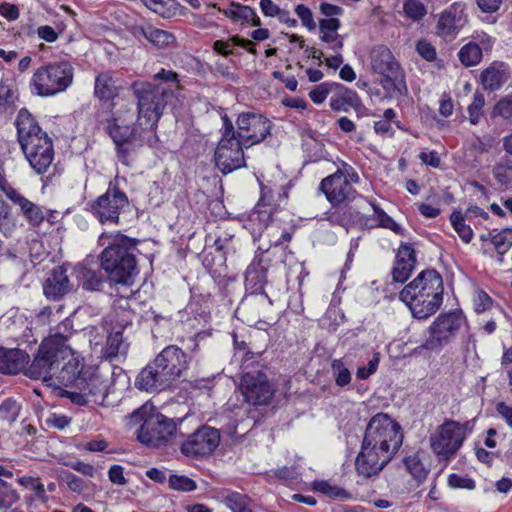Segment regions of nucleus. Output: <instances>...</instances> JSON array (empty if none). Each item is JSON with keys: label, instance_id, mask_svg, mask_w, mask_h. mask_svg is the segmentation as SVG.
I'll use <instances>...</instances> for the list:
<instances>
[{"label": "nucleus", "instance_id": "f257e3e1", "mask_svg": "<svg viewBox=\"0 0 512 512\" xmlns=\"http://www.w3.org/2000/svg\"><path fill=\"white\" fill-rule=\"evenodd\" d=\"M132 89L138 100V117L133 128L120 117H108L119 100L118 86L108 73L98 75V117H102L104 130L115 143L120 159L126 158L130 147L157 145L156 128L167 103V92L160 86L136 81Z\"/></svg>", "mask_w": 512, "mask_h": 512}, {"label": "nucleus", "instance_id": "f03ea898", "mask_svg": "<svg viewBox=\"0 0 512 512\" xmlns=\"http://www.w3.org/2000/svg\"><path fill=\"white\" fill-rule=\"evenodd\" d=\"M403 442L400 424L387 413H377L368 422L355 460L358 476L377 477L393 459Z\"/></svg>", "mask_w": 512, "mask_h": 512}, {"label": "nucleus", "instance_id": "7ed1b4c3", "mask_svg": "<svg viewBox=\"0 0 512 512\" xmlns=\"http://www.w3.org/2000/svg\"><path fill=\"white\" fill-rule=\"evenodd\" d=\"M98 239L102 242L101 245L107 244L101 252V268L106 272L112 284L124 287L125 292L122 296H129L132 294L130 287L138 274L136 258L133 253L136 243L133 239L120 233L110 235L101 233Z\"/></svg>", "mask_w": 512, "mask_h": 512}, {"label": "nucleus", "instance_id": "20e7f679", "mask_svg": "<svg viewBox=\"0 0 512 512\" xmlns=\"http://www.w3.org/2000/svg\"><path fill=\"white\" fill-rule=\"evenodd\" d=\"M444 297L443 278L435 269L421 271L399 293V300L418 320L428 319L442 306Z\"/></svg>", "mask_w": 512, "mask_h": 512}, {"label": "nucleus", "instance_id": "39448f33", "mask_svg": "<svg viewBox=\"0 0 512 512\" xmlns=\"http://www.w3.org/2000/svg\"><path fill=\"white\" fill-rule=\"evenodd\" d=\"M189 367L186 353L176 345L166 346L138 374L135 386L146 392L170 388Z\"/></svg>", "mask_w": 512, "mask_h": 512}, {"label": "nucleus", "instance_id": "423d86ee", "mask_svg": "<svg viewBox=\"0 0 512 512\" xmlns=\"http://www.w3.org/2000/svg\"><path fill=\"white\" fill-rule=\"evenodd\" d=\"M16 127L18 142L31 168L38 174L47 172L55 155L51 137L26 109L19 111Z\"/></svg>", "mask_w": 512, "mask_h": 512}, {"label": "nucleus", "instance_id": "0eeeda50", "mask_svg": "<svg viewBox=\"0 0 512 512\" xmlns=\"http://www.w3.org/2000/svg\"><path fill=\"white\" fill-rule=\"evenodd\" d=\"M127 418V425L134 426L142 423L138 432V440L150 447L164 445L177 430L176 423L157 411L155 406L146 402L134 410Z\"/></svg>", "mask_w": 512, "mask_h": 512}, {"label": "nucleus", "instance_id": "6e6552de", "mask_svg": "<svg viewBox=\"0 0 512 512\" xmlns=\"http://www.w3.org/2000/svg\"><path fill=\"white\" fill-rule=\"evenodd\" d=\"M270 247H258L254 258L245 272V288L249 292L238 306V312H246L249 308L260 307L262 310L272 306V300L264 292L267 284V271L270 260L265 258V253Z\"/></svg>", "mask_w": 512, "mask_h": 512}, {"label": "nucleus", "instance_id": "1a4fd4ad", "mask_svg": "<svg viewBox=\"0 0 512 512\" xmlns=\"http://www.w3.org/2000/svg\"><path fill=\"white\" fill-rule=\"evenodd\" d=\"M67 339L63 335H54L45 339L26 370L25 375L30 379H41L48 386L56 387L54 382L56 371L60 366V356L69 354Z\"/></svg>", "mask_w": 512, "mask_h": 512}, {"label": "nucleus", "instance_id": "9d476101", "mask_svg": "<svg viewBox=\"0 0 512 512\" xmlns=\"http://www.w3.org/2000/svg\"><path fill=\"white\" fill-rule=\"evenodd\" d=\"M277 208L265 203L261 199L244 221L243 227L247 229L254 240L266 233L270 246H279L289 242L291 234L281 227V223L275 218Z\"/></svg>", "mask_w": 512, "mask_h": 512}, {"label": "nucleus", "instance_id": "9b49d317", "mask_svg": "<svg viewBox=\"0 0 512 512\" xmlns=\"http://www.w3.org/2000/svg\"><path fill=\"white\" fill-rule=\"evenodd\" d=\"M370 64L373 72L382 76L380 85L387 96L395 97L407 91L404 71L389 48L374 47L370 53Z\"/></svg>", "mask_w": 512, "mask_h": 512}, {"label": "nucleus", "instance_id": "f8f14e48", "mask_svg": "<svg viewBox=\"0 0 512 512\" xmlns=\"http://www.w3.org/2000/svg\"><path fill=\"white\" fill-rule=\"evenodd\" d=\"M359 181L357 171L351 165L342 163L333 174L321 180L319 190L331 206L345 205L357 198L358 193L353 184Z\"/></svg>", "mask_w": 512, "mask_h": 512}, {"label": "nucleus", "instance_id": "ddd939ff", "mask_svg": "<svg viewBox=\"0 0 512 512\" xmlns=\"http://www.w3.org/2000/svg\"><path fill=\"white\" fill-rule=\"evenodd\" d=\"M221 119L222 136L215 150L214 159L218 169L224 174H229L246 165L243 151L245 146L236 138L234 125L228 116L225 114Z\"/></svg>", "mask_w": 512, "mask_h": 512}, {"label": "nucleus", "instance_id": "4468645a", "mask_svg": "<svg viewBox=\"0 0 512 512\" xmlns=\"http://www.w3.org/2000/svg\"><path fill=\"white\" fill-rule=\"evenodd\" d=\"M471 429L470 422L447 420L430 436V447L440 461H448L460 449Z\"/></svg>", "mask_w": 512, "mask_h": 512}, {"label": "nucleus", "instance_id": "2eb2a0df", "mask_svg": "<svg viewBox=\"0 0 512 512\" xmlns=\"http://www.w3.org/2000/svg\"><path fill=\"white\" fill-rule=\"evenodd\" d=\"M72 79V66L60 62L38 68L31 78L30 87L39 96H52L65 91Z\"/></svg>", "mask_w": 512, "mask_h": 512}, {"label": "nucleus", "instance_id": "dca6fc26", "mask_svg": "<svg viewBox=\"0 0 512 512\" xmlns=\"http://www.w3.org/2000/svg\"><path fill=\"white\" fill-rule=\"evenodd\" d=\"M466 324V318L459 310L439 314L429 326V337L423 348L427 350L441 349Z\"/></svg>", "mask_w": 512, "mask_h": 512}, {"label": "nucleus", "instance_id": "f3484780", "mask_svg": "<svg viewBox=\"0 0 512 512\" xmlns=\"http://www.w3.org/2000/svg\"><path fill=\"white\" fill-rule=\"evenodd\" d=\"M236 138L245 148L261 143L270 135L272 122L264 115L256 112H242L236 119Z\"/></svg>", "mask_w": 512, "mask_h": 512}, {"label": "nucleus", "instance_id": "a211bd4d", "mask_svg": "<svg viewBox=\"0 0 512 512\" xmlns=\"http://www.w3.org/2000/svg\"><path fill=\"white\" fill-rule=\"evenodd\" d=\"M239 390L244 401L252 406L269 404L276 392L275 387L262 371H251L243 374Z\"/></svg>", "mask_w": 512, "mask_h": 512}, {"label": "nucleus", "instance_id": "6ab92c4d", "mask_svg": "<svg viewBox=\"0 0 512 512\" xmlns=\"http://www.w3.org/2000/svg\"><path fill=\"white\" fill-rule=\"evenodd\" d=\"M319 10L324 16L318 24L319 39L334 52L341 51L345 37L338 33L341 27L338 17L343 14V9L340 6L324 2L320 4Z\"/></svg>", "mask_w": 512, "mask_h": 512}, {"label": "nucleus", "instance_id": "aec40b11", "mask_svg": "<svg viewBox=\"0 0 512 512\" xmlns=\"http://www.w3.org/2000/svg\"><path fill=\"white\" fill-rule=\"evenodd\" d=\"M219 432L209 426H202L182 443L181 452L186 456L198 457L211 454L219 445Z\"/></svg>", "mask_w": 512, "mask_h": 512}, {"label": "nucleus", "instance_id": "412c9836", "mask_svg": "<svg viewBox=\"0 0 512 512\" xmlns=\"http://www.w3.org/2000/svg\"><path fill=\"white\" fill-rule=\"evenodd\" d=\"M468 16L465 5L461 2H454L439 15L436 32L444 39H453L467 23Z\"/></svg>", "mask_w": 512, "mask_h": 512}, {"label": "nucleus", "instance_id": "4be33fe9", "mask_svg": "<svg viewBox=\"0 0 512 512\" xmlns=\"http://www.w3.org/2000/svg\"><path fill=\"white\" fill-rule=\"evenodd\" d=\"M128 204L127 196L113 188L98 197V219L101 223L117 224L120 211Z\"/></svg>", "mask_w": 512, "mask_h": 512}, {"label": "nucleus", "instance_id": "5701e85b", "mask_svg": "<svg viewBox=\"0 0 512 512\" xmlns=\"http://www.w3.org/2000/svg\"><path fill=\"white\" fill-rule=\"evenodd\" d=\"M82 365L78 357L69 347V354L60 356V366L56 371L54 382L59 385H72L80 386L83 384L84 379L81 377Z\"/></svg>", "mask_w": 512, "mask_h": 512}, {"label": "nucleus", "instance_id": "b1692460", "mask_svg": "<svg viewBox=\"0 0 512 512\" xmlns=\"http://www.w3.org/2000/svg\"><path fill=\"white\" fill-rule=\"evenodd\" d=\"M72 289L70 280L63 267H55L43 283V292L49 300H60Z\"/></svg>", "mask_w": 512, "mask_h": 512}, {"label": "nucleus", "instance_id": "393cba45", "mask_svg": "<svg viewBox=\"0 0 512 512\" xmlns=\"http://www.w3.org/2000/svg\"><path fill=\"white\" fill-rule=\"evenodd\" d=\"M508 66L503 62H493L485 68L480 75V82L484 90H499L509 79Z\"/></svg>", "mask_w": 512, "mask_h": 512}, {"label": "nucleus", "instance_id": "a878e982", "mask_svg": "<svg viewBox=\"0 0 512 512\" xmlns=\"http://www.w3.org/2000/svg\"><path fill=\"white\" fill-rule=\"evenodd\" d=\"M29 363V355L20 349L0 347V373L18 374Z\"/></svg>", "mask_w": 512, "mask_h": 512}, {"label": "nucleus", "instance_id": "bb28decb", "mask_svg": "<svg viewBox=\"0 0 512 512\" xmlns=\"http://www.w3.org/2000/svg\"><path fill=\"white\" fill-rule=\"evenodd\" d=\"M14 204L19 206L21 213L27 222L33 227H38L44 221V212L42 208L25 198L17 190L11 191V195L7 197Z\"/></svg>", "mask_w": 512, "mask_h": 512}, {"label": "nucleus", "instance_id": "cd10ccee", "mask_svg": "<svg viewBox=\"0 0 512 512\" xmlns=\"http://www.w3.org/2000/svg\"><path fill=\"white\" fill-rule=\"evenodd\" d=\"M364 204L370 206L373 210V220L376 222L378 227L389 229L396 234L403 235L405 229L396 223L392 217H390L375 201L369 200L365 197H360L359 207L364 209Z\"/></svg>", "mask_w": 512, "mask_h": 512}, {"label": "nucleus", "instance_id": "c85d7f7f", "mask_svg": "<svg viewBox=\"0 0 512 512\" xmlns=\"http://www.w3.org/2000/svg\"><path fill=\"white\" fill-rule=\"evenodd\" d=\"M330 107L334 111L348 112L360 105V98L355 91L341 87L337 93L330 98Z\"/></svg>", "mask_w": 512, "mask_h": 512}, {"label": "nucleus", "instance_id": "c756f323", "mask_svg": "<svg viewBox=\"0 0 512 512\" xmlns=\"http://www.w3.org/2000/svg\"><path fill=\"white\" fill-rule=\"evenodd\" d=\"M403 464L405 466L406 471L418 483L424 482L430 472L429 465L424 463L420 452H415L413 454L405 456L403 459Z\"/></svg>", "mask_w": 512, "mask_h": 512}, {"label": "nucleus", "instance_id": "7c9ffc66", "mask_svg": "<svg viewBox=\"0 0 512 512\" xmlns=\"http://www.w3.org/2000/svg\"><path fill=\"white\" fill-rule=\"evenodd\" d=\"M219 11L235 21L244 20L246 22H251L254 26L260 24V19L255 11L249 6H245L240 3L233 2L227 8L219 9Z\"/></svg>", "mask_w": 512, "mask_h": 512}, {"label": "nucleus", "instance_id": "2f4dec72", "mask_svg": "<svg viewBox=\"0 0 512 512\" xmlns=\"http://www.w3.org/2000/svg\"><path fill=\"white\" fill-rule=\"evenodd\" d=\"M96 259L93 255H88L77 266L78 277L83 282V287L87 290H96V272H95Z\"/></svg>", "mask_w": 512, "mask_h": 512}, {"label": "nucleus", "instance_id": "473e14b6", "mask_svg": "<svg viewBox=\"0 0 512 512\" xmlns=\"http://www.w3.org/2000/svg\"><path fill=\"white\" fill-rule=\"evenodd\" d=\"M458 56L464 66H476L483 57L482 48L475 42H469L459 50Z\"/></svg>", "mask_w": 512, "mask_h": 512}, {"label": "nucleus", "instance_id": "72a5a7b5", "mask_svg": "<svg viewBox=\"0 0 512 512\" xmlns=\"http://www.w3.org/2000/svg\"><path fill=\"white\" fill-rule=\"evenodd\" d=\"M325 219L332 225L347 226L353 220V214L347 204L340 206H331L325 212Z\"/></svg>", "mask_w": 512, "mask_h": 512}, {"label": "nucleus", "instance_id": "f704fd0d", "mask_svg": "<svg viewBox=\"0 0 512 512\" xmlns=\"http://www.w3.org/2000/svg\"><path fill=\"white\" fill-rule=\"evenodd\" d=\"M311 489L329 498L349 499L351 497V494L345 489L337 485H333L325 480H316L312 482Z\"/></svg>", "mask_w": 512, "mask_h": 512}, {"label": "nucleus", "instance_id": "c9c22d12", "mask_svg": "<svg viewBox=\"0 0 512 512\" xmlns=\"http://www.w3.org/2000/svg\"><path fill=\"white\" fill-rule=\"evenodd\" d=\"M126 344L123 341L121 331L112 332L108 335L106 345L103 348V357L107 359L115 358L120 353L126 352Z\"/></svg>", "mask_w": 512, "mask_h": 512}, {"label": "nucleus", "instance_id": "e433bc0d", "mask_svg": "<svg viewBox=\"0 0 512 512\" xmlns=\"http://www.w3.org/2000/svg\"><path fill=\"white\" fill-rule=\"evenodd\" d=\"M224 503L232 512H254L251 499L238 492L225 496Z\"/></svg>", "mask_w": 512, "mask_h": 512}, {"label": "nucleus", "instance_id": "4c0bfd02", "mask_svg": "<svg viewBox=\"0 0 512 512\" xmlns=\"http://www.w3.org/2000/svg\"><path fill=\"white\" fill-rule=\"evenodd\" d=\"M402 8L404 15L414 22L421 21L427 15V8L420 0H405Z\"/></svg>", "mask_w": 512, "mask_h": 512}, {"label": "nucleus", "instance_id": "58836bf2", "mask_svg": "<svg viewBox=\"0 0 512 512\" xmlns=\"http://www.w3.org/2000/svg\"><path fill=\"white\" fill-rule=\"evenodd\" d=\"M450 222L453 229L457 232L459 237L465 242L469 243L473 238V231L470 226L465 224L464 216L460 211H454L450 215Z\"/></svg>", "mask_w": 512, "mask_h": 512}, {"label": "nucleus", "instance_id": "ea45409f", "mask_svg": "<svg viewBox=\"0 0 512 512\" xmlns=\"http://www.w3.org/2000/svg\"><path fill=\"white\" fill-rule=\"evenodd\" d=\"M147 40L157 48H165L175 42V37L168 31L152 27L148 31Z\"/></svg>", "mask_w": 512, "mask_h": 512}, {"label": "nucleus", "instance_id": "a19ab883", "mask_svg": "<svg viewBox=\"0 0 512 512\" xmlns=\"http://www.w3.org/2000/svg\"><path fill=\"white\" fill-rule=\"evenodd\" d=\"M331 369L337 386L345 387L350 384L352 375L342 359H334L331 363Z\"/></svg>", "mask_w": 512, "mask_h": 512}, {"label": "nucleus", "instance_id": "79ce46f5", "mask_svg": "<svg viewBox=\"0 0 512 512\" xmlns=\"http://www.w3.org/2000/svg\"><path fill=\"white\" fill-rule=\"evenodd\" d=\"M491 242L498 254L504 256L512 246V228L502 229L492 236Z\"/></svg>", "mask_w": 512, "mask_h": 512}, {"label": "nucleus", "instance_id": "37998d69", "mask_svg": "<svg viewBox=\"0 0 512 512\" xmlns=\"http://www.w3.org/2000/svg\"><path fill=\"white\" fill-rule=\"evenodd\" d=\"M492 115L512 124V93L501 98L495 104Z\"/></svg>", "mask_w": 512, "mask_h": 512}, {"label": "nucleus", "instance_id": "c03bdc74", "mask_svg": "<svg viewBox=\"0 0 512 512\" xmlns=\"http://www.w3.org/2000/svg\"><path fill=\"white\" fill-rule=\"evenodd\" d=\"M271 310V306L266 309L262 310L260 307H253L249 308L246 312H238V308L236 309V313L243 316V321H246L250 325L257 324L259 329H262L263 325H266L267 323L261 320V317H265L267 312Z\"/></svg>", "mask_w": 512, "mask_h": 512}, {"label": "nucleus", "instance_id": "a18cd8bd", "mask_svg": "<svg viewBox=\"0 0 512 512\" xmlns=\"http://www.w3.org/2000/svg\"><path fill=\"white\" fill-rule=\"evenodd\" d=\"M169 487L173 490L191 492L197 487L196 482L185 475H170Z\"/></svg>", "mask_w": 512, "mask_h": 512}, {"label": "nucleus", "instance_id": "49530a36", "mask_svg": "<svg viewBox=\"0 0 512 512\" xmlns=\"http://www.w3.org/2000/svg\"><path fill=\"white\" fill-rule=\"evenodd\" d=\"M485 104V98L482 93L476 92L473 95V101L468 106L469 121L472 125L479 123L482 116V109Z\"/></svg>", "mask_w": 512, "mask_h": 512}, {"label": "nucleus", "instance_id": "de8ad7c7", "mask_svg": "<svg viewBox=\"0 0 512 512\" xmlns=\"http://www.w3.org/2000/svg\"><path fill=\"white\" fill-rule=\"evenodd\" d=\"M20 499L19 494L7 483L0 485V509H8Z\"/></svg>", "mask_w": 512, "mask_h": 512}, {"label": "nucleus", "instance_id": "09e8293b", "mask_svg": "<svg viewBox=\"0 0 512 512\" xmlns=\"http://www.w3.org/2000/svg\"><path fill=\"white\" fill-rule=\"evenodd\" d=\"M64 29L65 26L62 24H57L56 27L42 25L37 28L36 32L40 39L49 43H53L64 32Z\"/></svg>", "mask_w": 512, "mask_h": 512}, {"label": "nucleus", "instance_id": "8fccbe9b", "mask_svg": "<svg viewBox=\"0 0 512 512\" xmlns=\"http://www.w3.org/2000/svg\"><path fill=\"white\" fill-rule=\"evenodd\" d=\"M449 487L453 489H466L474 490L476 487L475 480L469 476H462L456 473H452L447 479Z\"/></svg>", "mask_w": 512, "mask_h": 512}, {"label": "nucleus", "instance_id": "3c124183", "mask_svg": "<svg viewBox=\"0 0 512 512\" xmlns=\"http://www.w3.org/2000/svg\"><path fill=\"white\" fill-rule=\"evenodd\" d=\"M396 263L401 264H411V266L415 267L416 264V256L413 247L410 244H402L398 248L396 254Z\"/></svg>", "mask_w": 512, "mask_h": 512}, {"label": "nucleus", "instance_id": "603ef678", "mask_svg": "<svg viewBox=\"0 0 512 512\" xmlns=\"http://www.w3.org/2000/svg\"><path fill=\"white\" fill-rule=\"evenodd\" d=\"M415 267L411 266V264L406 265L401 263H396L392 269V279L395 283L403 284L405 283L408 278L410 277L412 271Z\"/></svg>", "mask_w": 512, "mask_h": 512}, {"label": "nucleus", "instance_id": "864d4df0", "mask_svg": "<svg viewBox=\"0 0 512 512\" xmlns=\"http://www.w3.org/2000/svg\"><path fill=\"white\" fill-rule=\"evenodd\" d=\"M333 84L328 82H322L316 85L310 92L309 97L315 104L323 103L329 95Z\"/></svg>", "mask_w": 512, "mask_h": 512}, {"label": "nucleus", "instance_id": "5fc2aeb1", "mask_svg": "<svg viewBox=\"0 0 512 512\" xmlns=\"http://www.w3.org/2000/svg\"><path fill=\"white\" fill-rule=\"evenodd\" d=\"M18 483L22 486L29 487L35 492L38 498L44 499L46 497L44 485L39 481V479L31 476H23L18 479Z\"/></svg>", "mask_w": 512, "mask_h": 512}, {"label": "nucleus", "instance_id": "6e6d98bb", "mask_svg": "<svg viewBox=\"0 0 512 512\" xmlns=\"http://www.w3.org/2000/svg\"><path fill=\"white\" fill-rule=\"evenodd\" d=\"M297 16L301 19L302 24L309 30L316 28V23L313 18L312 11L304 4H299L295 8Z\"/></svg>", "mask_w": 512, "mask_h": 512}, {"label": "nucleus", "instance_id": "4d7b16f0", "mask_svg": "<svg viewBox=\"0 0 512 512\" xmlns=\"http://www.w3.org/2000/svg\"><path fill=\"white\" fill-rule=\"evenodd\" d=\"M275 476L278 478L289 481V482H296L300 479L301 471L299 467L292 466V467H281L274 472Z\"/></svg>", "mask_w": 512, "mask_h": 512}, {"label": "nucleus", "instance_id": "13d9d810", "mask_svg": "<svg viewBox=\"0 0 512 512\" xmlns=\"http://www.w3.org/2000/svg\"><path fill=\"white\" fill-rule=\"evenodd\" d=\"M379 354L375 353L373 358L368 362L366 366H360L357 369L356 376L358 379H367L377 371L379 365Z\"/></svg>", "mask_w": 512, "mask_h": 512}, {"label": "nucleus", "instance_id": "bf43d9fd", "mask_svg": "<svg viewBox=\"0 0 512 512\" xmlns=\"http://www.w3.org/2000/svg\"><path fill=\"white\" fill-rule=\"evenodd\" d=\"M416 50L425 60L432 62L436 59L435 47L427 40H419L416 44Z\"/></svg>", "mask_w": 512, "mask_h": 512}, {"label": "nucleus", "instance_id": "052dcab7", "mask_svg": "<svg viewBox=\"0 0 512 512\" xmlns=\"http://www.w3.org/2000/svg\"><path fill=\"white\" fill-rule=\"evenodd\" d=\"M474 309L477 313H482L492 306L491 297L484 291H477L473 300Z\"/></svg>", "mask_w": 512, "mask_h": 512}, {"label": "nucleus", "instance_id": "680f3d73", "mask_svg": "<svg viewBox=\"0 0 512 512\" xmlns=\"http://www.w3.org/2000/svg\"><path fill=\"white\" fill-rule=\"evenodd\" d=\"M147 8L151 11L159 14L162 17H167L169 14V9L167 8V4L170 0H142Z\"/></svg>", "mask_w": 512, "mask_h": 512}, {"label": "nucleus", "instance_id": "e2e57ef3", "mask_svg": "<svg viewBox=\"0 0 512 512\" xmlns=\"http://www.w3.org/2000/svg\"><path fill=\"white\" fill-rule=\"evenodd\" d=\"M14 100V92L10 85L0 82V111H4L6 106L12 104Z\"/></svg>", "mask_w": 512, "mask_h": 512}, {"label": "nucleus", "instance_id": "0e129e2a", "mask_svg": "<svg viewBox=\"0 0 512 512\" xmlns=\"http://www.w3.org/2000/svg\"><path fill=\"white\" fill-rule=\"evenodd\" d=\"M493 147V139L490 136L476 137L471 144V149L476 153L483 154Z\"/></svg>", "mask_w": 512, "mask_h": 512}, {"label": "nucleus", "instance_id": "69168bd1", "mask_svg": "<svg viewBox=\"0 0 512 512\" xmlns=\"http://www.w3.org/2000/svg\"><path fill=\"white\" fill-rule=\"evenodd\" d=\"M0 15L6 18L9 21H15L19 18V9L16 5L3 2L0 4Z\"/></svg>", "mask_w": 512, "mask_h": 512}, {"label": "nucleus", "instance_id": "338daca9", "mask_svg": "<svg viewBox=\"0 0 512 512\" xmlns=\"http://www.w3.org/2000/svg\"><path fill=\"white\" fill-rule=\"evenodd\" d=\"M419 159L426 165L434 168L440 166V157L437 151H423L419 154Z\"/></svg>", "mask_w": 512, "mask_h": 512}, {"label": "nucleus", "instance_id": "774afa93", "mask_svg": "<svg viewBox=\"0 0 512 512\" xmlns=\"http://www.w3.org/2000/svg\"><path fill=\"white\" fill-rule=\"evenodd\" d=\"M496 411L512 429V406L507 405L505 402H498L496 404Z\"/></svg>", "mask_w": 512, "mask_h": 512}]
</instances>
